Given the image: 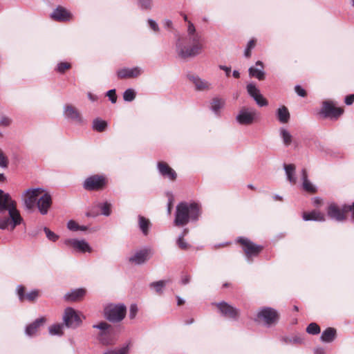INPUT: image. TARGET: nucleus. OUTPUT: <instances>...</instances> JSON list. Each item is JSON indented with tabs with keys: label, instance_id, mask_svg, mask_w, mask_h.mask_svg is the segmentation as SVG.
Returning a JSON list of instances; mask_svg holds the SVG:
<instances>
[{
	"label": "nucleus",
	"instance_id": "f257e3e1",
	"mask_svg": "<svg viewBox=\"0 0 354 354\" xmlns=\"http://www.w3.org/2000/svg\"><path fill=\"white\" fill-rule=\"evenodd\" d=\"M21 221L16 201L8 193L0 189V230L12 231Z\"/></svg>",
	"mask_w": 354,
	"mask_h": 354
},
{
	"label": "nucleus",
	"instance_id": "f03ea898",
	"mask_svg": "<svg viewBox=\"0 0 354 354\" xmlns=\"http://www.w3.org/2000/svg\"><path fill=\"white\" fill-rule=\"evenodd\" d=\"M203 48V39L196 32V28L192 21L187 24V35L179 38L176 41V51L182 59L196 57Z\"/></svg>",
	"mask_w": 354,
	"mask_h": 354
},
{
	"label": "nucleus",
	"instance_id": "7ed1b4c3",
	"mask_svg": "<svg viewBox=\"0 0 354 354\" xmlns=\"http://www.w3.org/2000/svg\"><path fill=\"white\" fill-rule=\"evenodd\" d=\"M200 214L201 207L196 202H180L176 207L174 225L182 227L189 222H196L199 219Z\"/></svg>",
	"mask_w": 354,
	"mask_h": 354
},
{
	"label": "nucleus",
	"instance_id": "20e7f679",
	"mask_svg": "<svg viewBox=\"0 0 354 354\" xmlns=\"http://www.w3.org/2000/svg\"><path fill=\"white\" fill-rule=\"evenodd\" d=\"M93 328L100 330L97 335L99 342L104 346H111L117 342L118 329L105 322H101L94 324Z\"/></svg>",
	"mask_w": 354,
	"mask_h": 354
},
{
	"label": "nucleus",
	"instance_id": "39448f33",
	"mask_svg": "<svg viewBox=\"0 0 354 354\" xmlns=\"http://www.w3.org/2000/svg\"><path fill=\"white\" fill-rule=\"evenodd\" d=\"M126 313L127 308L122 304H111L104 308V317L111 322L122 321L125 317Z\"/></svg>",
	"mask_w": 354,
	"mask_h": 354
},
{
	"label": "nucleus",
	"instance_id": "423d86ee",
	"mask_svg": "<svg viewBox=\"0 0 354 354\" xmlns=\"http://www.w3.org/2000/svg\"><path fill=\"white\" fill-rule=\"evenodd\" d=\"M237 242L243 246L247 261L249 263L252 261V257H257L263 250V246L257 245L249 239L240 236L237 239Z\"/></svg>",
	"mask_w": 354,
	"mask_h": 354
},
{
	"label": "nucleus",
	"instance_id": "0eeeda50",
	"mask_svg": "<svg viewBox=\"0 0 354 354\" xmlns=\"http://www.w3.org/2000/svg\"><path fill=\"white\" fill-rule=\"evenodd\" d=\"M279 319V314L276 310L271 307H263L259 310L255 321H263L264 324L270 327L276 324Z\"/></svg>",
	"mask_w": 354,
	"mask_h": 354
},
{
	"label": "nucleus",
	"instance_id": "6e6552de",
	"mask_svg": "<svg viewBox=\"0 0 354 354\" xmlns=\"http://www.w3.org/2000/svg\"><path fill=\"white\" fill-rule=\"evenodd\" d=\"M259 116L258 112L253 108H242L236 116V122L241 125L252 124Z\"/></svg>",
	"mask_w": 354,
	"mask_h": 354
},
{
	"label": "nucleus",
	"instance_id": "1a4fd4ad",
	"mask_svg": "<svg viewBox=\"0 0 354 354\" xmlns=\"http://www.w3.org/2000/svg\"><path fill=\"white\" fill-rule=\"evenodd\" d=\"M106 183V180L104 176L95 174L85 179L83 187L87 191H98L102 189Z\"/></svg>",
	"mask_w": 354,
	"mask_h": 354
},
{
	"label": "nucleus",
	"instance_id": "9d476101",
	"mask_svg": "<svg viewBox=\"0 0 354 354\" xmlns=\"http://www.w3.org/2000/svg\"><path fill=\"white\" fill-rule=\"evenodd\" d=\"M344 113V109L335 107L331 101H324L319 114L324 118L337 119Z\"/></svg>",
	"mask_w": 354,
	"mask_h": 354
},
{
	"label": "nucleus",
	"instance_id": "9b49d317",
	"mask_svg": "<svg viewBox=\"0 0 354 354\" xmlns=\"http://www.w3.org/2000/svg\"><path fill=\"white\" fill-rule=\"evenodd\" d=\"M64 325L68 328H76L82 324V319L77 312L71 307L64 310L63 315Z\"/></svg>",
	"mask_w": 354,
	"mask_h": 354
},
{
	"label": "nucleus",
	"instance_id": "f8f14e48",
	"mask_svg": "<svg viewBox=\"0 0 354 354\" xmlns=\"http://www.w3.org/2000/svg\"><path fill=\"white\" fill-rule=\"evenodd\" d=\"M215 305L223 317L234 321L238 320L240 315L239 309L230 305L225 301H221L215 304Z\"/></svg>",
	"mask_w": 354,
	"mask_h": 354
},
{
	"label": "nucleus",
	"instance_id": "ddd939ff",
	"mask_svg": "<svg viewBox=\"0 0 354 354\" xmlns=\"http://www.w3.org/2000/svg\"><path fill=\"white\" fill-rule=\"evenodd\" d=\"M53 205L52 196L49 193L43 194L37 201V208L41 216L48 214Z\"/></svg>",
	"mask_w": 354,
	"mask_h": 354
},
{
	"label": "nucleus",
	"instance_id": "4468645a",
	"mask_svg": "<svg viewBox=\"0 0 354 354\" xmlns=\"http://www.w3.org/2000/svg\"><path fill=\"white\" fill-rule=\"evenodd\" d=\"M64 244L67 246H71L75 250L84 253L91 252L92 248L89 244L84 240H77L76 239H68L64 240Z\"/></svg>",
	"mask_w": 354,
	"mask_h": 354
},
{
	"label": "nucleus",
	"instance_id": "2eb2a0df",
	"mask_svg": "<svg viewBox=\"0 0 354 354\" xmlns=\"http://www.w3.org/2000/svg\"><path fill=\"white\" fill-rule=\"evenodd\" d=\"M346 212L344 210V206L340 209L337 204L332 203L328 205L327 208L328 216L337 221H342L345 220V213Z\"/></svg>",
	"mask_w": 354,
	"mask_h": 354
},
{
	"label": "nucleus",
	"instance_id": "dca6fc26",
	"mask_svg": "<svg viewBox=\"0 0 354 354\" xmlns=\"http://www.w3.org/2000/svg\"><path fill=\"white\" fill-rule=\"evenodd\" d=\"M50 17L57 21H68L71 19V14L62 6H57L50 14Z\"/></svg>",
	"mask_w": 354,
	"mask_h": 354
},
{
	"label": "nucleus",
	"instance_id": "f3484780",
	"mask_svg": "<svg viewBox=\"0 0 354 354\" xmlns=\"http://www.w3.org/2000/svg\"><path fill=\"white\" fill-rule=\"evenodd\" d=\"M158 172L164 178L170 180H175L177 178L176 171L165 162H158L157 164Z\"/></svg>",
	"mask_w": 354,
	"mask_h": 354
},
{
	"label": "nucleus",
	"instance_id": "a211bd4d",
	"mask_svg": "<svg viewBox=\"0 0 354 354\" xmlns=\"http://www.w3.org/2000/svg\"><path fill=\"white\" fill-rule=\"evenodd\" d=\"M151 250L149 248L137 251L135 254L129 258V261L134 263L136 265L143 264L147 259H149V254Z\"/></svg>",
	"mask_w": 354,
	"mask_h": 354
},
{
	"label": "nucleus",
	"instance_id": "6ab92c4d",
	"mask_svg": "<svg viewBox=\"0 0 354 354\" xmlns=\"http://www.w3.org/2000/svg\"><path fill=\"white\" fill-rule=\"evenodd\" d=\"M141 74V69L136 66L133 68H123L117 71V76L119 79L134 78Z\"/></svg>",
	"mask_w": 354,
	"mask_h": 354
},
{
	"label": "nucleus",
	"instance_id": "aec40b11",
	"mask_svg": "<svg viewBox=\"0 0 354 354\" xmlns=\"http://www.w3.org/2000/svg\"><path fill=\"white\" fill-rule=\"evenodd\" d=\"M64 117L79 124L82 123L83 120L80 112L71 104H66L64 111Z\"/></svg>",
	"mask_w": 354,
	"mask_h": 354
},
{
	"label": "nucleus",
	"instance_id": "412c9836",
	"mask_svg": "<svg viewBox=\"0 0 354 354\" xmlns=\"http://www.w3.org/2000/svg\"><path fill=\"white\" fill-rule=\"evenodd\" d=\"M187 78L194 84L196 91H205L210 88L211 84L198 75H188Z\"/></svg>",
	"mask_w": 354,
	"mask_h": 354
},
{
	"label": "nucleus",
	"instance_id": "4be33fe9",
	"mask_svg": "<svg viewBox=\"0 0 354 354\" xmlns=\"http://www.w3.org/2000/svg\"><path fill=\"white\" fill-rule=\"evenodd\" d=\"M46 321L44 317L36 319L33 322L26 326L25 333L27 335L32 337L35 335L39 328L43 326Z\"/></svg>",
	"mask_w": 354,
	"mask_h": 354
},
{
	"label": "nucleus",
	"instance_id": "5701e85b",
	"mask_svg": "<svg viewBox=\"0 0 354 354\" xmlns=\"http://www.w3.org/2000/svg\"><path fill=\"white\" fill-rule=\"evenodd\" d=\"M86 295L84 288H77L68 292L64 297L67 301H77L82 299Z\"/></svg>",
	"mask_w": 354,
	"mask_h": 354
},
{
	"label": "nucleus",
	"instance_id": "b1692460",
	"mask_svg": "<svg viewBox=\"0 0 354 354\" xmlns=\"http://www.w3.org/2000/svg\"><path fill=\"white\" fill-rule=\"evenodd\" d=\"M225 100L223 98L215 97H213L210 102V110L214 113L215 115L221 116V109L224 107Z\"/></svg>",
	"mask_w": 354,
	"mask_h": 354
},
{
	"label": "nucleus",
	"instance_id": "393cba45",
	"mask_svg": "<svg viewBox=\"0 0 354 354\" xmlns=\"http://www.w3.org/2000/svg\"><path fill=\"white\" fill-rule=\"evenodd\" d=\"M302 218L306 221H313L324 222L326 220L324 214L317 210H313L309 212H304Z\"/></svg>",
	"mask_w": 354,
	"mask_h": 354
},
{
	"label": "nucleus",
	"instance_id": "a878e982",
	"mask_svg": "<svg viewBox=\"0 0 354 354\" xmlns=\"http://www.w3.org/2000/svg\"><path fill=\"white\" fill-rule=\"evenodd\" d=\"M302 188L308 193L315 194L317 192V188L310 182L308 178V174L306 169H301Z\"/></svg>",
	"mask_w": 354,
	"mask_h": 354
},
{
	"label": "nucleus",
	"instance_id": "bb28decb",
	"mask_svg": "<svg viewBox=\"0 0 354 354\" xmlns=\"http://www.w3.org/2000/svg\"><path fill=\"white\" fill-rule=\"evenodd\" d=\"M256 65L260 66L261 69L256 68L252 66L248 70L249 75L250 77H255L259 80H263L265 79V73L263 71V64L261 61H257L256 62Z\"/></svg>",
	"mask_w": 354,
	"mask_h": 354
},
{
	"label": "nucleus",
	"instance_id": "cd10ccee",
	"mask_svg": "<svg viewBox=\"0 0 354 354\" xmlns=\"http://www.w3.org/2000/svg\"><path fill=\"white\" fill-rule=\"evenodd\" d=\"M138 220L140 230L144 236H147L151 226L150 221L142 215H138Z\"/></svg>",
	"mask_w": 354,
	"mask_h": 354
},
{
	"label": "nucleus",
	"instance_id": "c85d7f7f",
	"mask_svg": "<svg viewBox=\"0 0 354 354\" xmlns=\"http://www.w3.org/2000/svg\"><path fill=\"white\" fill-rule=\"evenodd\" d=\"M276 115L279 122L282 124L288 123L290 118L289 111L285 106H281L277 110Z\"/></svg>",
	"mask_w": 354,
	"mask_h": 354
},
{
	"label": "nucleus",
	"instance_id": "c756f323",
	"mask_svg": "<svg viewBox=\"0 0 354 354\" xmlns=\"http://www.w3.org/2000/svg\"><path fill=\"white\" fill-rule=\"evenodd\" d=\"M336 337V330L334 328L328 327L324 330L320 337L321 341L325 343L332 342Z\"/></svg>",
	"mask_w": 354,
	"mask_h": 354
},
{
	"label": "nucleus",
	"instance_id": "7c9ffc66",
	"mask_svg": "<svg viewBox=\"0 0 354 354\" xmlns=\"http://www.w3.org/2000/svg\"><path fill=\"white\" fill-rule=\"evenodd\" d=\"M284 170L287 176L288 180L291 183H295L296 177L295 176V167L293 164H283Z\"/></svg>",
	"mask_w": 354,
	"mask_h": 354
},
{
	"label": "nucleus",
	"instance_id": "2f4dec72",
	"mask_svg": "<svg viewBox=\"0 0 354 354\" xmlns=\"http://www.w3.org/2000/svg\"><path fill=\"white\" fill-rule=\"evenodd\" d=\"M281 341L286 344H304V337L301 335H295L292 337H282Z\"/></svg>",
	"mask_w": 354,
	"mask_h": 354
},
{
	"label": "nucleus",
	"instance_id": "473e14b6",
	"mask_svg": "<svg viewBox=\"0 0 354 354\" xmlns=\"http://www.w3.org/2000/svg\"><path fill=\"white\" fill-rule=\"evenodd\" d=\"M130 342L124 344L121 347L108 349L103 354H128L129 351Z\"/></svg>",
	"mask_w": 354,
	"mask_h": 354
},
{
	"label": "nucleus",
	"instance_id": "72a5a7b5",
	"mask_svg": "<svg viewBox=\"0 0 354 354\" xmlns=\"http://www.w3.org/2000/svg\"><path fill=\"white\" fill-rule=\"evenodd\" d=\"M169 282V280H160L158 281L151 282L149 284L151 288H153L156 293L162 295L166 285Z\"/></svg>",
	"mask_w": 354,
	"mask_h": 354
},
{
	"label": "nucleus",
	"instance_id": "f704fd0d",
	"mask_svg": "<svg viewBox=\"0 0 354 354\" xmlns=\"http://www.w3.org/2000/svg\"><path fill=\"white\" fill-rule=\"evenodd\" d=\"M108 126V124L106 121L103 120L100 118H95L93 121V125L92 127L93 130L97 131V132H103L106 130V127Z\"/></svg>",
	"mask_w": 354,
	"mask_h": 354
},
{
	"label": "nucleus",
	"instance_id": "c9c22d12",
	"mask_svg": "<svg viewBox=\"0 0 354 354\" xmlns=\"http://www.w3.org/2000/svg\"><path fill=\"white\" fill-rule=\"evenodd\" d=\"M40 295V291L38 289H33L28 292H25V287L24 286V299H26L30 302H35Z\"/></svg>",
	"mask_w": 354,
	"mask_h": 354
},
{
	"label": "nucleus",
	"instance_id": "e433bc0d",
	"mask_svg": "<svg viewBox=\"0 0 354 354\" xmlns=\"http://www.w3.org/2000/svg\"><path fill=\"white\" fill-rule=\"evenodd\" d=\"M137 6L141 10L149 11L153 8V0H136Z\"/></svg>",
	"mask_w": 354,
	"mask_h": 354
},
{
	"label": "nucleus",
	"instance_id": "4c0bfd02",
	"mask_svg": "<svg viewBox=\"0 0 354 354\" xmlns=\"http://www.w3.org/2000/svg\"><path fill=\"white\" fill-rule=\"evenodd\" d=\"M280 136L283 140V144L285 146L288 147L289 146L292 142V136L289 133L288 131H287L284 128L280 129Z\"/></svg>",
	"mask_w": 354,
	"mask_h": 354
},
{
	"label": "nucleus",
	"instance_id": "58836bf2",
	"mask_svg": "<svg viewBox=\"0 0 354 354\" xmlns=\"http://www.w3.org/2000/svg\"><path fill=\"white\" fill-rule=\"evenodd\" d=\"M49 333L51 335H62L63 334V325L56 324L49 327Z\"/></svg>",
	"mask_w": 354,
	"mask_h": 354
},
{
	"label": "nucleus",
	"instance_id": "ea45409f",
	"mask_svg": "<svg viewBox=\"0 0 354 354\" xmlns=\"http://www.w3.org/2000/svg\"><path fill=\"white\" fill-rule=\"evenodd\" d=\"M44 191L43 188L37 187V188H30L24 192V196H32L33 198H37V196Z\"/></svg>",
	"mask_w": 354,
	"mask_h": 354
},
{
	"label": "nucleus",
	"instance_id": "a19ab883",
	"mask_svg": "<svg viewBox=\"0 0 354 354\" xmlns=\"http://www.w3.org/2000/svg\"><path fill=\"white\" fill-rule=\"evenodd\" d=\"M26 198L24 200V204L28 209H32L37 206V201L39 198L32 196H26Z\"/></svg>",
	"mask_w": 354,
	"mask_h": 354
},
{
	"label": "nucleus",
	"instance_id": "79ce46f5",
	"mask_svg": "<svg viewBox=\"0 0 354 354\" xmlns=\"http://www.w3.org/2000/svg\"><path fill=\"white\" fill-rule=\"evenodd\" d=\"M136 96V93L133 88H127L123 93V99L126 102H132Z\"/></svg>",
	"mask_w": 354,
	"mask_h": 354
},
{
	"label": "nucleus",
	"instance_id": "37998d69",
	"mask_svg": "<svg viewBox=\"0 0 354 354\" xmlns=\"http://www.w3.org/2000/svg\"><path fill=\"white\" fill-rule=\"evenodd\" d=\"M111 204L108 202H104L98 204V207L100 209L102 214L109 216L111 213Z\"/></svg>",
	"mask_w": 354,
	"mask_h": 354
},
{
	"label": "nucleus",
	"instance_id": "c03bdc74",
	"mask_svg": "<svg viewBox=\"0 0 354 354\" xmlns=\"http://www.w3.org/2000/svg\"><path fill=\"white\" fill-rule=\"evenodd\" d=\"M247 91L250 96L253 99L260 93V91L257 88L256 85L253 83H250L246 86Z\"/></svg>",
	"mask_w": 354,
	"mask_h": 354
},
{
	"label": "nucleus",
	"instance_id": "a18cd8bd",
	"mask_svg": "<svg viewBox=\"0 0 354 354\" xmlns=\"http://www.w3.org/2000/svg\"><path fill=\"white\" fill-rule=\"evenodd\" d=\"M306 332L310 335H317L320 333V327L315 322H312L306 328Z\"/></svg>",
	"mask_w": 354,
	"mask_h": 354
},
{
	"label": "nucleus",
	"instance_id": "49530a36",
	"mask_svg": "<svg viewBox=\"0 0 354 354\" xmlns=\"http://www.w3.org/2000/svg\"><path fill=\"white\" fill-rule=\"evenodd\" d=\"M44 232L49 241L55 242L59 239V236L54 232L51 231L48 227H44Z\"/></svg>",
	"mask_w": 354,
	"mask_h": 354
},
{
	"label": "nucleus",
	"instance_id": "de8ad7c7",
	"mask_svg": "<svg viewBox=\"0 0 354 354\" xmlns=\"http://www.w3.org/2000/svg\"><path fill=\"white\" fill-rule=\"evenodd\" d=\"M71 65L70 63L62 62L57 64L56 70L60 73H64L65 71L71 68Z\"/></svg>",
	"mask_w": 354,
	"mask_h": 354
},
{
	"label": "nucleus",
	"instance_id": "09e8293b",
	"mask_svg": "<svg viewBox=\"0 0 354 354\" xmlns=\"http://www.w3.org/2000/svg\"><path fill=\"white\" fill-rule=\"evenodd\" d=\"M255 46V40L251 39L248 41L247 46L245 49L244 55L245 57H250L251 56V50Z\"/></svg>",
	"mask_w": 354,
	"mask_h": 354
},
{
	"label": "nucleus",
	"instance_id": "8fccbe9b",
	"mask_svg": "<svg viewBox=\"0 0 354 354\" xmlns=\"http://www.w3.org/2000/svg\"><path fill=\"white\" fill-rule=\"evenodd\" d=\"M254 100L261 107L267 106L268 104L267 100L261 93L256 96Z\"/></svg>",
	"mask_w": 354,
	"mask_h": 354
},
{
	"label": "nucleus",
	"instance_id": "3c124183",
	"mask_svg": "<svg viewBox=\"0 0 354 354\" xmlns=\"http://www.w3.org/2000/svg\"><path fill=\"white\" fill-rule=\"evenodd\" d=\"M67 228L73 232L79 231V224L74 220H70L67 223Z\"/></svg>",
	"mask_w": 354,
	"mask_h": 354
},
{
	"label": "nucleus",
	"instance_id": "603ef678",
	"mask_svg": "<svg viewBox=\"0 0 354 354\" xmlns=\"http://www.w3.org/2000/svg\"><path fill=\"white\" fill-rule=\"evenodd\" d=\"M106 95L109 97L111 103L115 104L116 102L117 95L115 88L108 91L106 93Z\"/></svg>",
	"mask_w": 354,
	"mask_h": 354
},
{
	"label": "nucleus",
	"instance_id": "864d4df0",
	"mask_svg": "<svg viewBox=\"0 0 354 354\" xmlns=\"http://www.w3.org/2000/svg\"><path fill=\"white\" fill-rule=\"evenodd\" d=\"M8 161L7 157L5 156L2 150L0 149V167H7Z\"/></svg>",
	"mask_w": 354,
	"mask_h": 354
},
{
	"label": "nucleus",
	"instance_id": "5fc2aeb1",
	"mask_svg": "<svg viewBox=\"0 0 354 354\" xmlns=\"http://www.w3.org/2000/svg\"><path fill=\"white\" fill-rule=\"evenodd\" d=\"M176 243L178 246L182 250H187L190 247V245L186 241H185L184 239L178 238Z\"/></svg>",
	"mask_w": 354,
	"mask_h": 354
},
{
	"label": "nucleus",
	"instance_id": "6e6d98bb",
	"mask_svg": "<svg viewBox=\"0 0 354 354\" xmlns=\"http://www.w3.org/2000/svg\"><path fill=\"white\" fill-rule=\"evenodd\" d=\"M138 307L136 306V304H131V306H130V308H129V318L131 319H133L136 317V315L138 313Z\"/></svg>",
	"mask_w": 354,
	"mask_h": 354
},
{
	"label": "nucleus",
	"instance_id": "4d7b16f0",
	"mask_svg": "<svg viewBox=\"0 0 354 354\" xmlns=\"http://www.w3.org/2000/svg\"><path fill=\"white\" fill-rule=\"evenodd\" d=\"M295 91L297 93V94L302 97H304L306 96V91L304 88H303L300 85H296L295 87Z\"/></svg>",
	"mask_w": 354,
	"mask_h": 354
},
{
	"label": "nucleus",
	"instance_id": "13d9d810",
	"mask_svg": "<svg viewBox=\"0 0 354 354\" xmlns=\"http://www.w3.org/2000/svg\"><path fill=\"white\" fill-rule=\"evenodd\" d=\"M148 24L149 27L155 32H158L159 30V26L158 24L152 19H148Z\"/></svg>",
	"mask_w": 354,
	"mask_h": 354
},
{
	"label": "nucleus",
	"instance_id": "bf43d9fd",
	"mask_svg": "<svg viewBox=\"0 0 354 354\" xmlns=\"http://www.w3.org/2000/svg\"><path fill=\"white\" fill-rule=\"evenodd\" d=\"M354 102V94H349L346 95L344 98V103L346 105H351Z\"/></svg>",
	"mask_w": 354,
	"mask_h": 354
},
{
	"label": "nucleus",
	"instance_id": "052dcab7",
	"mask_svg": "<svg viewBox=\"0 0 354 354\" xmlns=\"http://www.w3.org/2000/svg\"><path fill=\"white\" fill-rule=\"evenodd\" d=\"M11 120L6 116H3L0 120V125L3 127H8L10 124Z\"/></svg>",
	"mask_w": 354,
	"mask_h": 354
},
{
	"label": "nucleus",
	"instance_id": "680f3d73",
	"mask_svg": "<svg viewBox=\"0 0 354 354\" xmlns=\"http://www.w3.org/2000/svg\"><path fill=\"white\" fill-rule=\"evenodd\" d=\"M344 210L347 212H352V219L354 221V203L352 205H344Z\"/></svg>",
	"mask_w": 354,
	"mask_h": 354
},
{
	"label": "nucleus",
	"instance_id": "e2e57ef3",
	"mask_svg": "<svg viewBox=\"0 0 354 354\" xmlns=\"http://www.w3.org/2000/svg\"><path fill=\"white\" fill-rule=\"evenodd\" d=\"M219 68L221 70H223V71H224L225 72V74H226L227 77H229L230 75L231 67L226 66H224V65H219Z\"/></svg>",
	"mask_w": 354,
	"mask_h": 354
},
{
	"label": "nucleus",
	"instance_id": "0e129e2a",
	"mask_svg": "<svg viewBox=\"0 0 354 354\" xmlns=\"http://www.w3.org/2000/svg\"><path fill=\"white\" fill-rule=\"evenodd\" d=\"M314 354H326V352L324 348L317 347L314 349Z\"/></svg>",
	"mask_w": 354,
	"mask_h": 354
},
{
	"label": "nucleus",
	"instance_id": "69168bd1",
	"mask_svg": "<svg viewBox=\"0 0 354 354\" xmlns=\"http://www.w3.org/2000/svg\"><path fill=\"white\" fill-rule=\"evenodd\" d=\"M189 281H190V277H189V276H188V275H185V276H183V277H182V279H181V283H182L183 285H186V284L189 283Z\"/></svg>",
	"mask_w": 354,
	"mask_h": 354
},
{
	"label": "nucleus",
	"instance_id": "338daca9",
	"mask_svg": "<svg viewBox=\"0 0 354 354\" xmlns=\"http://www.w3.org/2000/svg\"><path fill=\"white\" fill-rule=\"evenodd\" d=\"M164 26L167 28H172V21L170 19H165L164 21Z\"/></svg>",
	"mask_w": 354,
	"mask_h": 354
},
{
	"label": "nucleus",
	"instance_id": "774afa93",
	"mask_svg": "<svg viewBox=\"0 0 354 354\" xmlns=\"http://www.w3.org/2000/svg\"><path fill=\"white\" fill-rule=\"evenodd\" d=\"M17 295L20 301H22V285L17 287Z\"/></svg>",
	"mask_w": 354,
	"mask_h": 354
}]
</instances>
